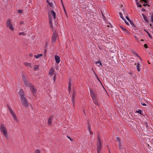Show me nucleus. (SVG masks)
Here are the masks:
<instances>
[{"mask_svg":"<svg viewBox=\"0 0 153 153\" xmlns=\"http://www.w3.org/2000/svg\"><path fill=\"white\" fill-rule=\"evenodd\" d=\"M19 93L20 97V100L22 105L25 107H28V104L27 99L25 96L24 91L20 89Z\"/></svg>","mask_w":153,"mask_h":153,"instance_id":"obj_1","label":"nucleus"},{"mask_svg":"<svg viewBox=\"0 0 153 153\" xmlns=\"http://www.w3.org/2000/svg\"><path fill=\"white\" fill-rule=\"evenodd\" d=\"M22 79L24 84L26 87H29L31 86V85L32 84L29 82V79L26 78L24 74L22 75Z\"/></svg>","mask_w":153,"mask_h":153,"instance_id":"obj_2","label":"nucleus"},{"mask_svg":"<svg viewBox=\"0 0 153 153\" xmlns=\"http://www.w3.org/2000/svg\"><path fill=\"white\" fill-rule=\"evenodd\" d=\"M0 129L1 131L2 132L4 136L6 139H7L8 136L7 134V131L6 128L2 124H1L0 126Z\"/></svg>","mask_w":153,"mask_h":153,"instance_id":"obj_3","label":"nucleus"},{"mask_svg":"<svg viewBox=\"0 0 153 153\" xmlns=\"http://www.w3.org/2000/svg\"><path fill=\"white\" fill-rule=\"evenodd\" d=\"M97 139L98 141V143L97 145V153H100V152L101 150L102 149V143L100 135H98Z\"/></svg>","mask_w":153,"mask_h":153,"instance_id":"obj_4","label":"nucleus"},{"mask_svg":"<svg viewBox=\"0 0 153 153\" xmlns=\"http://www.w3.org/2000/svg\"><path fill=\"white\" fill-rule=\"evenodd\" d=\"M7 107L8 108L9 110L10 114L12 116L13 119L14 120H15L16 122H18V120L17 118V117H16L15 114L14 112L13 111L11 108L10 107V105H7Z\"/></svg>","mask_w":153,"mask_h":153,"instance_id":"obj_5","label":"nucleus"},{"mask_svg":"<svg viewBox=\"0 0 153 153\" xmlns=\"http://www.w3.org/2000/svg\"><path fill=\"white\" fill-rule=\"evenodd\" d=\"M7 26L9 27L12 30H13L14 28L13 25L11 23V20L9 19L6 22Z\"/></svg>","mask_w":153,"mask_h":153,"instance_id":"obj_6","label":"nucleus"},{"mask_svg":"<svg viewBox=\"0 0 153 153\" xmlns=\"http://www.w3.org/2000/svg\"><path fill=\"white\" fill-rule=\"evenodd\" d=\"M57 37V34L55 33H53L52 36V42H55L56 40Z\"/></svg>","mask_w":153,"mask_h":153,"instance_id":"obj_7","label":"nucleus"},{"mask_svg":"<svg viewBox=\"0 0 153 153\" xmlns=\"http://www.w3.org/2000/svg\"><path fill=\"white\" fill-rule=\"evenodd\" d=\"M90 94L92 99L97 97V96L95 95V93L94 92L93 89H90Z\"/></svg>","mask_w":153,"mask_h":153,"instance_id":"obj_8","label":"nucleus"},{"mask_svg":"<svg viewBox=\"0 0 153 153\" xmlns=\"http://www.w3.org/2000/svg\"><path fill=\"white\" fill-rule=\"evenodd\" d=\"M140 2H141V1H143L144 3H146V4H143V6H146V5L148 6H150V5L149 0H140Z\"/></svg>","mask_w":153,"mask_h":153,"instance_id":"obj_9","label":"nucleus"},{"mask_svg":"<svg viewBox=\"0 0 153 153\" xmlns=\"http://www.w3.org/2000/svg\"><path fill=\"white\" fill-rule=\"evenodd\" d=\"M31 85V86L30 87H29V88H30L31 92L34 94L36 93V88H34V87L32 84Z\"/></svg>","mask_w":153,"mask_h":153,"instance_id":"obj_10","label":"nucleus"},{"mask_svg":"<svg viewBox=\"0 0 153 153\" xmlns=\"http://www.w3.org/2000/svg\"><path fill=\"white\" fill-rule=\"evenodd\" d=\"M53 118V116H50L49 118L48 119V125H49L50 126H51L52 125V119Z\"/></svg>","mask_w":153,"mask_h":153,"instance_id":"obj_11","label":"nucleus"},{"mask_svg":"<svg viewBox=\"0 0 153 153\" xmlns=\"http://www.w3.org/2000/svg\"><path fill=\"white\" fill-rule=\"evenodd\" d=\"M55 58L56 62V63H59L60 62V58L58 56L55 55Z\"/></svg>","mask_w":153,"mask_h":153,"instance_id":"obj_12","label":"nucleus"},{"mask_svg":"<svg viewBox=\"0 0 153 153\" xmlns=\"http://www.w3.org/2000/svg\"><path fill=\"white\" fill-rule=\"evenodd\" d=\"M75 94L74 93L73 94L72 96V103L74 107V106H75L74 98H75Z\"/></svg>","mask_w":153,"mask_h":153,"instance_id":"obj_13","label":"nucleus"},{"mask_svg":"<svg viewBox=\"0 0 153 153\" xmlns=\"http://www.w3.org/2000/svg\"><path fill=\"white\" fill-rule=\"evenodd\" d=\"M120 28L122 29V30L123 31L125 32V33H129V32H128V31L126 28L123 27V26H120Z\"/></svg>","mask_w":153,"mask_h":153,"instance_id":"obj_14","label":"nucleus"},{"mask_svg":"<svg viewBox=\"0 0 153 153\" xmlns=\"http://www.w3.org/2000/svg\"><path fill=\"white\" fill-rule=\"evenodd\" d=\"M54 70L53 69H51L49 73V75L51 76L53 74Z\"/></svg>","mask_w":153,"mask_h":153,"instance_id":"obj_15","label":"nucleus"},{"mask_svg":"<svg viewBox=\"0 0 153 153\" xmlns=\"http://www.w3.org/2000/svg\"><path fill=\"white\" fill-rule=\"evenodd\" d=\"M131 26L134 28V29H137V27L134 24L133 22L131 21V20H130L129 22Z\"/></svg>","mask_w":153,"mask_h":153,"instance_id":"obj_16","label":"nucleus"},{"mask_svg":"<svg viewBox=\"0 0 153 153\" xmlns=\"http://www.w3.org/2000/svg\"><path fill=\"white\" fill-rule=\"evenodd\" d=\"M94 103L96 105H98V102L97 99V97L92 99Z\"/></svg>","mask_w":153,"mask_h":153,"instance_id":"obj_17","label":"nucleus"},{"mask_svg":"<svg viewBox=\"0 0 153 153\" xmlns=\"http://www.w3.org/2000/svg\"><path fill=\"white\" fill-rule=\"evenodd\" d=\"M142 15L143 17V19L144 20L147 22H148V20L147 19V17L143 14H142Z\"/></svg>","mask_w":153,"mask_h":153,"instance_id":"obj_18","label":"nucleus"},{"mask_svg":"<svg viewBox=\"0 0 153 153\" xmlns=\"http://www.w3.org/2000/svg\"><path fill=\"white\" fill-rule=\"evenodd\" d=\"M140 65L139 63H137V65L136 66L137 69L138 71H140Z\"/></svg>","mask_w":153,"mask_h":153,"instance_id":"obj_19","label":"nucleus"},{"mask_svg":"<svg viewBox=\"0 0 153 153\" xmlns=\"http://www.w3.org/2000/svg\"><path fill=\"white\" fill-rule=\"evenodd\" d=\"M51 13L53 16V17L54 19L56 18V13H55L53 10H51Z\"/></svg>","mask_w":153,"mask_h":153,"instance_id":"obj_20","label":"nucleus"},{"mask_svg":"<svg viewBox=\"0 0 153 153\" xmlns=\"http://www.w3.org/2000/svg\"><path fill=\"white\" fill-rule=\"evenodd\" d=\"M24 64L26 66L29 67L31 68V65L30 63L25 62L24 63Z\"/></svg>","mask_w":153,"mask_h":153,"instance_id":"obj_21","label":"nucleus"},{"mask_svg":"<svg viewBox=\"0 0 153 153\" xmlns=\"http://www.w3.org/2000/svg\"><path fill=\"white\" fill-rule=\"evenodd\" d=\"M71 82H70L68 84V90L69 92L70 93L71 91Z\"/></svg>","mask_w":153,"mask_h":153,"instance_id":"obj_22","label":"nucleus"},{"mask_svg":"<svg viewBox=\"0 0 153 153\" xmlns=\"http://www.w3.org/2000/svg\"><path fill=\"white\" fill-rule=\"evenodd\" d=\"M88 130L90 132V134H92V132L91 131V126L90 125H89V126H88Z\"/></svg>","mask_w":153,"mask_h":153,"instance_id":"obj_23","label":"nucleus"},{"mask_svg":"<svg viewBox=\"0 0 153 153\" xmlns=\"http://www.w3.org/2000/svg\"><path fill=\"white\" fill-rule=\"evenodd\" d=\"M38 65H35L34 66V70L35 71L37 70L38 69Z\"/></svg>","mask_w":153,"mask_h":153,"instance_id":"obj_24","label":"nucleus"},{"mask_svg":"<svg viewBox=\"0 0 153 153\" xmlns=\"http://www.w3.org/2000/svg\"><path fill=\"white\" fill-rule=\"evenodd\" d=\"M42 56V54H38L37 55H35L34 56L35 57L36 59H37Z\"/></svg>","mask_w":153,"mask_h":153,"instance_id":"obj_25","label":"nucleus"},{"mask_svg":"<svg viewBox=\"0 0 153 153\" xmlns=\"http://www.w3.org/2000/svg\"><path fill=\"white\" fill-rule=\"evenodd\" d=\"M119 14L120 17L121 18H122L123 20H125L123 16L122 13L121 12H120L119 13Z\"/></svg>","mask_w":153,"mask_h":153,"instance_id":"obj_26","label":"nucleus"},{"mask_svg":"<svg viewBox=\"0 0 153 153\" xmlns=\"http://www.w3.org/2000/svg\"><path fill=\"white\" fill-rule=\"evenodd\" d=\"M61 1H62V6H63V8H64V12H65L66 15L67 16V13H66V10H65V7H64V5L63 4V2H62V0H61Z\"/></svg>","mask_w":153,"mask_h":153,"instance_id":"obj_27","label":"nucleus"},{"mask_svg":"<svg viewBox=\"0 0 153 153\" xmlns=\"http://www.w3.org/2000/svg\"><path fill=\"white\" fill-rule=\"evenodd\" d=\"M95 63L96 64L99 63L100 64V66H102V63H101V62L100 60L98 61L97 62H95Z\"/></svg>","mask_w":153,"mask_h":153,"instance_id":"obj_28","label":"nucleus"},{"mask_svg":"<svg viewBox=\"0 0 153 153\" xmlns=\"http://www.w3.org/2000/svg\"><path fill=\"white\" fill-rule=\"evenodd\" d=\"M116 140L118 142L119 144L121 143L120 140V138L117 137H116Z\"/></svg>","mask_w":153,"mask_h":153,"instance_id":"obj_29","label":"nucleus"},{"mask_svg":"<svg viewBox=\"0 0 153 153\" xmlns=\"http://www.w3.org/2000/svg\"><path fill=\"white\" fill-rule=\"evenodd\" d=\"M119 149L120 150H121L122 149V146L121 145V143L119 144Z\"/></svg>","mask_w":153,"mask_h":153,"instance_id":"obj_30","label":"nucleus"},{"mask_svg":"<svg viewBox=\"0 0 153 153\" xmlns=\"http://www.w3.org/2000/svg\"><path fill=\"white\" fill-rule=\"evenodd\" d=\"M35 153H41V151L38 150V149H36L35 150Z\"/></svg>","mask_w":153,"mask_h":153,"instance_id":"obj_31","label":"nucleus"},{"mask_svg":"<svg viewBox=\"0 0 153 153\" xmlns=\"http://www.w3.org/2000/svg\"><path fill=\"white\" fill-rule=\"evenodd\" d=\"M25 34H25V33L24 32H20V33H19V35H25Z\"/></svg>","mask_w":153,"mask_h":153,"instance_id":"obj_32","label":"nucleus"},{"mask_svg":"<svg viewBox=\"0 0 153 153\" xmlns=\"http://www.w3.org/2000/svg\"><path fill=\"white\" fill-rule=\"evenodd\" d=\"M95 76H96V77H97V80L100 82V83H101V82L100 80V79H99V77H98V76H97V75L96 74H95Z\"/></svg>","mask_w":153,"mask_h":153,"instance_id":"obj_33","label":"nucleus"},{"mask_svg":"<svg viewBox=\"0 0 153 153\" xmlns=\"http://www.w3.org/2000/svg\"><path fill=\"white\" fill-rule=\"evenodd\" d=\"M48 4L51 7H53V3L52 2H51L49 3Z\"/></svg>","mask_w":153,"mask_h":153,"instance_id":"obj_34","label":"nucleus"},{"mask_svg":"<svg viewBox=\"0 0 153 153\" xmlns=\"http://www.w3.org/2000/svg\"><path fill=\"white\" fill-rule=\"evenodd\" d=\"M144 30H145L146 32L147 33L148 35H149V37H150L151 38H152V37L150 35V33H149L146 30H145L144 29Z\"/></svg>","mask_w":153,"mask_h":153,"instance_id":"obj_35","label":"nucleus"},{"mask_svg":"<svg viewBox=\"0 0 153 153\" xmlns=\"http://www.w3.org/2000/svg\"><path fill=\"white\" fill-rule=\"evenodd\" d=\"M151 20L152 22L153 23V13L152 14L151 16Z\"/></svg>","mask_w":153,"mask_h":153,"instance_id":"obj_36","label":"nucleus"},{"mask_svg":"<svg viewBox=\"0 0 153 153\" xmlns=\"http://www.w3.org/2000/svg\"><path fill=\"white\" fill-rule=\"evenodd\" d=\"M22 11L20 10H18V13H22Z\"/></svg>","mask_w":153,"mask_h":153,"instance_id":"obj_37","label":"nucleus"},{"mask_svg":"<svg viewBox=\"0 0 153 153\" xmlns=\"http://www.w3.org/2000/svg\"><path fill=\"white\" fill-rule=\"evenodd\" d=\"M137 6L138 7H142V5L141 4H140V3H137Z\"/></svg>","mask_w":153,"mask_h":153,"instance_id":"obj_38","label":"nucleus"},{"mask_svg":"<svg viewBox=\"0 0 153 153\" xmlns=\"http://www.w3.org/2000/svg\"><path fill=\"white\" fill-rule=\"evenodd\" d=\"M134 54L136 56H137V57H138L140 59V57L138 55L137 53H136V52H134Z\"/></svg>","mask_w":153,"mask_h":153,"instance_id":"obj_39","label":"nucleus"},{"mask_svg":"<svg viewBox=\"0 0 153 153\" xmlns=\"http://www.w3.org/2000/svg\"><path fill=\"white\" fill-rule=\"evenodd\" d=\"M137 112L140 114H142V111L140 110L138 111Z\"/></svg>","mask_w":153,"mask_h":153,"instance_id":"obj_40","label":"nucleus"},{"mask_svg":"<svg viewBox=\"0 0 153 153\" xmlns=\"http://www.w3.org/2000/svg\"><path fill=\"white\" fill-rule=\"evenodd\" d=\"M126 19H127V20L129 22L130 21V20H131L127 16H126Z\"/></svg>","mask_w":153,"mask_h":153,"instance_id":"obj_41","label":"nucleus"},{"mask_svg":"<svg viewBox=\"0 0 153 153\" xmlns=\"http://www.w3.org/2000/svg\"><path fill=\"white\" fill-rule=\"evenodd\" d=\"M144 46L146 48H148L147 45L146 44H145L144 45Z\"/></svg>","mask_w":153,"mask_h":153,"instance_id":"obj_42","label":"nucleus"},{"mask_svg":"<svg viewBox=\"0 0 153 153\" xmlns=\"http://www.w3.org/2000/svg\"><path fill=\"white\" fill-rule=\"evenodd\" d=\"M134 38L135 39H136V40L137 41H139L138 40L139 39H138V38L136 36H134Z\"/></svg>","mask_w":153,"mask_h":153,"instance_id":"obj_43","label":"nucleus"},{"mask_svg":"<svg viewBox=\"0 0 153 153\" xmlns=\"http://www.w3.org/2000/svg\"><path fill=\"white\" fill-rule=\"evenodd\" d=\"M55 75H54L53 77V80L54 82H55V79H55Z\"/></svg>","mask_w":153,"mask_h":153,"instance_id":"obj_44","label":"nucleus"},{"mask_svg":"<svg viewBox=\"0 0 153 153\" xmlns=\"http://www.w3.org/2000/svg\"><path fill=\"white\" fill-rule=\"evenodd\" d=\"M67 137H68V138L69 139H70V140L71 141H72V139L70 138V137H69L68 136H67Z\"/></svg>","mask_w":153,"mask_h":153,"instance_id":"obj_45","label":"nucleus"},{"mask_svg":"<svg viewBox=\"0 0 153 153\" xmlns=\"http://www.w3.org/2000/svg\"><path fill=\"white\" fill-rule=\"evenodd\" d=\"M142 10V11H144V12L146 11V10H145V9H144V8H142V10Z\"/></svg>","mask_w":153,"mask_h":153,"instance_id":"obj_46","label":"nucleus"},{"mask_svg":"<svg viewBox=\"0 0 153 153\" xmlns=\"http://www.w3.org/2000/svg\"><path fill=\"white\" fill-rule=\"evenodd\" d=\"M141 104L143 105V106H146V104L145 103H141Z\"/></svg>","mask_w":153,"mask_h":153,"instance_id":"obj_47","label":"nucleus"},{"mask_svg":"<svg viewBox=\"0 0 153 153\" xmlns=\"http://www.w3.org/2000/svg\"><path fill=\"white\" fill-rule=\"evenodd\" d=\"M23 23H24L23 21H21L20 22V24L22 25V24H23Z\"/></svg>","mask_w":153,"mask_h":153,"instance_id":"obj_48","label":"nucleus"},{"mask_svg":"<svg viewBox=\"0 0 153 153\" xmlns=\"http://www.w3.org/2000/svg\"><path fill=\"white\" fill-rule=\"evenodd\" d=\"M125 21V23L126 24L128 25H129V24H128V23L127 22V21H125V20H124Z\"/></svg>","mask_w":153,"mask_h":153,"instance_id":"obj_49","label":"nucleus"},{"mask_svg":"<svg viewBox=\"0 0 153 153\" xmlns=\"http://www.w3.org/2000/svg\"><path fill=\"white\" fill-rule=\"evenodd\" d=\"M135 1H136V3L137 4V3H138V0H135Z\"/></svg>","mask_w":153,"mask_h":153,"instance_id":"obj_50","label":"nucleus"},{"mask_svg":"<svg viewBox=\"0 0 153 153\" xmlns=\"http://www.w3.org/2000/svg\"><path fill=\"white\" fill-rule=\"evenodd\" d=\"M102 13V16L103 17V19H105V18L103 14Z\"/></svg>","mask_w":153,"mask_h":153,"instance_id":"obj_51","label":"nucleus"},{"mask_svg":"<svg viewBox=\"0 0 153 153\" xmlns=\"http://www.w3.org/2000/svg\"><path fill=\"white\" fill-rule=\"evenodd\" d=\"M46 2L47 3H48V4H49V3H50L49 1V0H47Z\"/></svg>","mask_w":153,"mask_h":153,"instance_id":"obj_52","label":"nucleus"},{"mask_svg":"<svg viewBox=\"0 0 153 153\" xmlns=\"http://www.w3.org/2000/svg\"><path fill=\"white\" fill-rule=\"evenodd\" d=\"M150 26L152 27V24H150Z\"/></svg>","mask_w":153,"mask_h":153,"instance_id":"obj_53","label":"nucleus"},{"mask_svg":"<svg viewBox=\"0 0 153 153\" xmlns=\"http://www.w3.org/2000/svg\"><path fill=\"white\" fill-rule=\"evenodd\" d=\"M46 50H45V53H46Z\"/></svg>","mask_w":153,"mask_h":153,"instance_id":"obj_54","label":"nucleus"},{"mask_svg":"<svg viewBox=\"0 0 153 153\" xmlns=\"http://www.w3.org/2000/svg\"><path fill=\"white\" fill-rule=\"evenodd\" d=\"M30 56H32V54H30Z\"/></svg>","mask_w":153,"mask_h":153,"instance_id":"obj_55","label":"nucleus"},{"mask_svg":"<svg viewBox=\"0 0 153 153\" xmlns=\"http://www.w3.org/2000/svg\"><path fill=\"white\" fill-rule=\"evenodd\" d=\"M143 41V39H141V41Z\"/></svg>","mask_w":153,"mask_h":153,"instance_id":"obj_56","label":"nucleus"},{"mask_svg":"<svg viewBox=\"0 0 153 153\" xmlns=\"http://www.w3.org/2000/svg\"><path fill=\"white\" fill-rule=\"evenodd\" d=\"M52 23V22H51V21L50 22V24H51Z\"/></svg>","mask_w":153,"mask_h":153,"instance_id":"obj_57","label":"nucleus"},{"mask_svg":"<svg viewBox=\"0 0 153 153\" xmlns=\"http://www.w3.org/2000/svg\"><path fill=\"white\" fill-rule=\"evenodd\" d=\"M146 127H148V125H146Z\"/></svg>","mask_w":153,"mask_h":153,"instance_id":"obj_58","label":"nucleus"},{"mask_svg":"<svg viewBox=\"0 0 153 153\" xmlns=\"http://www.w3.org/2000/svg\"><path fill=\"white\" fill-rule=\"evenodd\" d=\"M148 62H149V64H150V63H149V61H148Z\"/></svg>","mask_w":153,"mask_h":153,"instance_id":"obj_59","label":"nucleus"},{"mask_svg":"<svg viewBox=\"0 0 153 153\" xmlns=\"http://www.w3.org/2000/svg\"><path fill=\"white\" fill-rule=\"evenodd\" d=\"M152 28H153V27H152Z\"/></svg>","mask_w":153,"mask_h":153,"instance_id":"obj_60","label":"nucleus"},{"mask_svg":"<svg viewBox=\"0 0 153 153\" xmlns=\"http://www.w3.org/2000/svg\"><path fill=\"white\" fill-rule=\"evenodd\" d=\"M109 153H111L110 152H109Z\"/></svg>","mask_w":153,"mask_h":153,"instance_id":"obj_61","label":"nucleus"},{"mask_svg":"<svg viewBox=\"0 0 153 153\" xmlns=\"http://www.w3.org/2000/svg\"><path fill=\"white\" fill-rule=\"evenodd\" d=\"M0 153H1L0 152Z\"/></svg>","mask_w":153,"mask_h":153,"instance_id":"obj_62","label":"nucleus"}]
</instances>
